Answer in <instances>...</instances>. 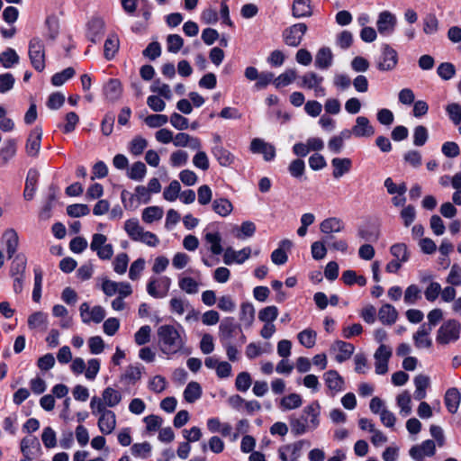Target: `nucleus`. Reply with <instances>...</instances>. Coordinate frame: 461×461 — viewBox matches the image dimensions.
<instances>
[{
  "mask_svg": "<svg viewBox=\"0 0 461 461\" xmlns=\"http://www.w3.org/2000/svg\"><path fill=\"white\" fill-rule=\"evenodd\" d=\"M321 406L318 402H313L306 406L298 418H291V430L295 436L303 435L308 430L315 429L320 423L319 416Z\"/></svg>",
  "mask_w": 461,
  "mask_h": 461,
  "instance_id": "obj_1",
  "label": "nucleus"
},
{
  "mask_svg": "<svg viewBox=\"0 0 461 461\" xmlns=\"http://www.w3.org/2000/svg\"><path fill=\"white\" fill-rule=\"evenodd\" d=\"M158 344L160 350L166 355L179 352L185 341L179 331L172 325H162L158 329Z\"/></svg>",
  "mask_w": 461,
  "mask_h": 461,
  "instance_id": "obj_2",
  "label": "nucleus"
},
{
  "mask_svg": "<svg viewBox=\"0 0 461 461\" xmlns=\"http://www.w3.org/2000/svg\"><path fill=\"white\" fill-rule=\"evenodd\" d=\"M90 408L94 415H98V428L103 434H111L116 427V415L108 409L104 408L97 396H94L90 402Z\"/></svg>",
  "mask_w": 461,
  "mask_h": 461,
  "instance_id": "obj_3",
  "label": "nucleus"
},
{
  "mask_svg": "<svg viewBox=\"0 0 461 461\" xmlns=\"http://www.w3.org/2000/svg\"><path fill=\"white\" fill-rule=\"evenodd\" d=\"M461 326L456 320L445 321L438 330L436 340L439 344H448L459 339Z\"/></svg>",
  "mask_w": 461,
  "mask_h": 461,
  "instance_id": "obj_4",
  "label": "nucleus"
},
{
  "mask_svg": "<svg viewBox=\"0 0 461 461\" xmlns=\"http://www.w3.org/2000/svg\"><path fill=\"white\" fill-rule=\"evenodd\" d=\"M29 58L35 70L41 72L45 68V48L42 41L39 38L30 41Z\"/></svg>",
  "mask_w": 461,
  "mask_h": 461,
  "instance_id": "obj_5",
  "label": "nucleus"
},
{
  "mask_svg": "<svg viewBox=\"0 0 461 461\" xmlns=\"http://www.w3.org/2000/svg\"><path fill=\"white\" fill-rule=\"evenodd\" d=\"M107 238L101 233H95L92 237L90 249L95 251L99 258L108 260L113 257V248L112 244H106Z\"/></svg>",
  "mask_w": 461,
  "mask_h": 461,
  "instance_id": "obj_6",
  "label": "nucleus"
},
{
  "mask_svg": "<svg viewBox=\"0 0 461 461\" xmlns=\"http://www.w3.org/2000/svg\"><path fill=\"white\" fill-rule=\"evenodd\" d=\"M306 32L307 25L305 23H295L283 32L284 41L288 46L297 47L301 44Z\"/></svg>",
  "mask_w": 461,
  "mask_h": 461,
  "instance_id": "obj_7",
  "label": "nucleus"
},
{
  "mask_svg": "<svg viewBox=\"0 0 461 461\" xmlns=\"http://www.w3.org/2000/svg\"><path fill=\"white\" fill-rule=\"evenodd\" d=\"M397 25V17L390 11H383L376 21L377 32L384 36L391 35Z\"/></svg>",
  "mask_w": 461,
  "mask_h": 461,
  "instance_id": "obj_8",
  "label": "nucleus"
},
{
  "mask_svg": "<svg viewBox=\"0 0 461 461\" xmlns=\"http://www.w3.org/2000/svg\"><path fill=\"white\" fill-rule=\"evenodd\" d=\"M170 284L171 280L167 276L150 278L147 285V292L154 298H163L167 294Z\"/></svg>",
  "mask_w": 461,
  "mask_h": 461,
  "instance_id": "obj_9",
  "label": "nucleus"
},
{
  "mask_svg": "<svg viewBox=\"0 0 461 461\" xmlns=\"http://www.w3.org/2000/svg\"><path fill=\"white\" fill-rule=\"evenodd\" d=\"M397 63V51L390 45L384 44L382 49L380 59L377 63V68L380 71H391L396 68Z\"/></svg>",
  "mask_w": 461,
  "mask_h": 461,
  "instance_id": "obj_10",
  "label": "nucleus"
},
{
  "mask_svg": "<svg viewBox=\"0 0 461 461\" xmlns=\"http://www.w3.org/2000/svg\"><path fill=\"white\" fill-rule=\"evenodd\" d=\"M392 348L384 344H381L374 354L375 373L384 375L388 371V362L392 357Z\"/></svg>",
  "mask_w": 461,
  "mask_h": 461,
  "instance_id": "obj_11",
  "label": "nucleus"
},
{
  "mask_svg": "<svg viewBox=\"0 0 461 461\" xmlns=\"http://www.w3.org/2000/svg\"><path fill=\"white\" fill-rule=\"evenodd\" d=\"M80 316L82 321L88 323L94 321L95 323L101 322L105 317V311L102 306H95L90 309L87 303H83L79 307Z\"/></svg>",
  "mask_w": 461,
  "mask_h": 461,
  "instance_id": "obj_12",
  "label": "nucleus"
},
{
  "mask_svg": "<svg viewBox=\"0 0 461 461\" xmlns=\"http://www.w3.org/2000/svg\"><path fill=\"white\" fill-rule=\"evenodd\" d=\"M249 148L251 152L262 154L266 161L273 160L276 157L275 146L261 139H253Z\"/></svg>",
  "mask_w": 461,
  "mask_h": 461,
  "instance_id": "obj_13",
  "label": "nucleus"
},
{
  "mask_svg": "<svg viewBox=\"0 0 461 461\" xmlns=\"http://www.w3.org/2000/svg\"><path fill=\"white\" fill-rule=\"evenodd\" d=\"M435 453L436 446L430 439L423 441L420 445L413 446L410 449V456L417 461H422L425 456H432Z\"/></svg>",
  "mask_w": 461,
  "mask_h": 461,
  "instance_id": "obj_14",
  "label": "nucleus"
},
{
  "mask_svg": "<svg viewBox=\"0 0 461 461\" xmlns=\"http://www.w3.org/2000/svg\"><path fill=\"white\" fill-rule=\"evenodd\" d=\"M329 393L331 396L336 395L344 390V379L335 370H329L323 375Z\"/></svg>",
  "mask_w": 461,
  "mask_h": 461,
  "instance_id": "obj_15",
  "label": "nucleus"
},
{
  "mask_svg": "<svg viewBox=\"0 0 461 461\" xmlns=\"http://www.w3.org/2000/svg\"><path fill=\"white\" fill-rule=\"evenodd\" d=\"M251 254V249L247 247L239 251L234 250L229 247L225 249L223 254V262L226 265H231L233 263L242 264L244 263Z\"/></svg>",
  "mask_w": 461,
  "mask_h": 461,
  "instance_id": "obj_16",
  "label": "nucleus"
},
{
  "mask_svg": "<svg viewBox=\"0 0 461 461\" xmlns=\"http://www.w3.org/2000/svg\"><path fill=\"white\" fill-rule=\"evenodd\" d=\"M103 93L108 102L118 101L122 95V86L119 79L111 78L103 86Z\"/></svg>",
  "mask_w": 461,
  "mask_h": 461,
  "instance_id": "obj_17",
  "label": "nucleus"
},
{
  "mask_svg": "<svg viewBox=\"0 0 461 461\" xmlns=\"http://www.w3.org/2000/svg\"><path fill=\"white\" fill-rule=\"evenodd\" d=\"M353 135L357 138H370L375 134V128L366 116H358L356 124L352 127Z\"/></svg>",
  "mask_w": 461,
  "mask_h": 461,
  "instance_id": "obj_18",
  "label": "nucleus"
},
{
  "mask_svg": "<svg viewBox=\"0 0 461 461\" xmlns=\"http://www.w3.org/2000/svg\"><path fill=\"white\" fill-rule=\"evenodd\" d=\"M240 331V328L235 323L233 318H225L219 326V334L223 343L230 342L236 331Z\"/></svg>",
  "mask_w": 461,
  "mask_h": 461,
  "instance_id": "obj_19",
  "label": "nucleus"
},
{
  "mask_svg": "<svg viewBox=\"0 0 461 461\" xmlns=\"http://www.w3.org/2000/svg\"><path fill=\"white\" fill-rule=\"evenodd\" d=\"M98 398L104 408L108 409L117 406L122 402V396L120 391L109 386L103 391L102 396Z\"/></svg>",
  "mask_w": 461,
  "mask_h": 461,
  "instance_id": "obj_20",
  "label": "nucleus"
},
{
  "mask_svg": "<svg viewBox=\"0 0 461 461\" xmlns=\"http://www.w3.org/2000/svg\"><path fill=\"white\" fill-rule=\"evenodd\" d=\"M42 137V131L41 128H34L26 141V153L30 157H36L41 149V141Z\"/></svg>",
  "mask_w": 461,
  "mask_h": 461,
  "instance_id": "obj_21",
  "label": "nucleus"
},
{
  "mask_svg": "<svg viewBox=\"0 0 461 461\" xmlns=\"http://www.w3.org/2000/svg\"><path fill=\"white\" fill-rule=\"evenodd\" d=\"M431 332V327L427 326L426 323L422 324L416 333L413 334V340L416 348H429L432 345V340L429 338Z\"/></svg>",
  "mask_w": 461,
  "mask_h": 461,
  "instance_id": "obj_22",
  "label": "nucleus"
},
{
  "mask_svg": "<svg viewBox=\"0 0 461 461\" xmlns=\"http://www.w3.org/2000/svg\"><path fill=\"white\" fill-rule=\"evenodd\" d=\"M212 154L221 167H230L235 161V156L222 145H214L212 148Z\"/></svg>",
  "mask_w": 461,
  "mask_h": 461,
  "instance_id": "obj_23",
  "label": "nucleus"
},
{
  "mask_svg": "<svg viewBox=\"0 0 461 461\" xmlns=\"http://www.w3.org/2000/svg\"><path fill=\"white\" fill-rule=\"evenodd\" d=\"M331 166L333 167L332 176L335 179H339L351 170L352 161L348 158H334L331 160Z\"/></svg>",
  "mask_w": 461,
  "mask_h": 461,
  "instance_id": "obj_24",
  "label": "nucleus"
},
{
  "mask_svg": "<svg viewBox=\"0 0 461 461\" xmlns=\"http://www.w3.org/2000/svg\"><path fill=\"white\" fill-rule=\"evenodd\" d=\"M2 240L5 244L8 258H14L19 245V237L16 230L12 228L7 229L4 232Z\"/></svg>",
  "mask_w": 461,
  "mask_h": 461,
  "instance_id": "obj_25",
  "label": "nucleus"
},
{
  "mask_svg": "<svg viewBox=\"0 0 461 461\" xmlns=\"http://www.w3.org/2000/svg\"><path fill=\"white\" fill-rule=\"evenodd\" d=\"M333 62V54L330 48L322 47L321 48L316 55L314 65L319 69H328Z\"/></svg>",
  "mask_w": 461,
  "mask_h": 461,
  "instance_id": "obj_26",
  "label": "nucleus"
},
{
  "mask_svg": "<svg viewBox=\"0 0 461 461\" xmlns=\"http://www.w3.org/2000/svg\"><path fill=\"white\" fill-rule=\"evenodd\" d=\"M292 13L295 18L310 17L312 14L311 0H294Z\"/></svg>",
  "mask_w": 461,
  "mask_h": 461,
  "instance_id": "obj_27",
  "label": "nucleus"
},
{
  "mask_svg": "<svg viewBox=\"0 0 461 461\" xmlns=\"http://www.w3.org/2000/svg\"><path fill=\"white\" fill-rule=\"evenodd\" d=\"M332 349L339 351V354L336 356V360L339 363H342L352 356L355 348L350 343L342 340H337L332 345Z\"/></svg>",
  "mask_w": 461,
  "mask_h": 461,
  "instance_id": "obj_28",
  "label": "nucleus"
},
{
  "mask_svg": "<svg viewBox=\"0 0 461 461\" xmlns=\"http://www.w3.org/2000/svg\"><path fill=\"white\" fill-rule=\"evenodd\" d=\"M461 401V393L458 389L452 387L446 392L445 404L451 413H456L458 410Z\"/></svg>",
  "mask_w": 461,
  "mask_h": 461,
  "instance_id": "obj_29",
  "label": "nucleus"
},
{
  "mask_svg": "<svg viewBox=\"0 0 461 461\" xmlns=\"http://www.w3.org/2000/svg\"><path fill=\"white\" fill-rule=\"evenodd\" d=\"M344 229L343 222L335 217L323 220L320 224V230L322 233L330 235L331 233H339Z\"/></svg>",
  "mask_w": 461,
  "mask_h": 461,
  "instance_id": "obj_30",
  "label": "nucleus"
},
{
  "mask_svg": "<svg viewBox=\"0 0 461 461\" xmlns=\"http://www.w3.org/2000/svg\"><path fill=\"white\" fill-rule=\"evenodd\" d=\"M398 317V312L396 309L389 304H384L378 312V318L380 321L384 324L392 325L393 324Z\"/></svg>",
  "mask_w": 461,
  "mask_h": 461,
  "instance_id": "obj_31",
  "label": "nucleus"
},
{
  "mask_svg": "<svg viewBox=\"0 0 461 461\" xmlns=\"http://www.w3.org/2000/svg\"><path fill=\"white\" fill-rule=\"evenodd\" d=\"M415 393L414 397L417 400H422L426 397V390L429 385V377L425 375H418L414 377Z\"/></svg>",
  "mask_w": 461,
  "mask_h": 461,
  "instance_id": "obj_32",
  "label": "nucleus"
},
{
  "mask_svg": "<svg viewBox=\"0 0 461 461\" xmlns=\"http://www.w3.org/2000/svg\"><path fill=\"white\" fill-rule=\"evenodd\" d=\"M323 77L316 74L315 72L310 71L301 77L300 86L307 89H314L318 85H321Z\"/></svg>",
  "mask_w": 461,
  "mask_h": 461,
  "instance_id": "obj_33",
  "label": "nucleus"
},
{
  "mask_svg": "<svg viewBox=\"0 0 461 461\" xmlns=\"http://www.w3.org/2000/svg\"><path fill=\"white\" fill-rule=\"evenodd\" d=\"M124 230L128 236L134 241H137L144 229L140 225L137 219H130L124 223Z\"/></svg>",
  "mask_w": 461,
  "mask_h": 461,
  "instance_id": "obj_34",
  "label": "nucleus"
},
{
  "mask_svg": "<svg viewBox=\"0 0 461 461\" xmlns=\"http://www.w3.org/2000/svg\"><path fill=\"white\" fill-rule=\"evenodd\" d=\"M400 413L408 416L411 413V398L408 391H404L396 397Z\"/></svg>",
  "mask_w": 461,
  "mask_h": 461,
  "instance_id": "obj_35",
  "label": "nucleus"
},
{
  "mask_svg": "<svg viewBox=\"0 0 461 461\" xmlns=\"http://www.w3.org/2000/svg\"><path fill=\"white\" fill-rule=\"evenodd\" d=\"M202 395V388L197 382H190L184 391V398L187 402H194Z\"/></svg>",
  "mask_w": 461,
  "mask_h": 461,
  "instance_id": "obj_36",
  "label": "nucleus"
},
{
  "mask_svg": "<svg viewBox=\"0 0 461 461\" xmlns=\"http://www.w3.org/2000/svg\"><path fill=\"white\" fill-rule=\"evenodd\" d=\"M204 240L210 245V250L212 254L220 255L222 252L221 237L219 232H207L204 235Z\"/></svg>",
  "mask_w": 461,
  "mask_h": 461,
  "instance_id": "obj_37",
  "label": "nucleus"
},
{
  "mask_svg": "<svg viewBox=\"0 0 461 461\" xmlns=\"http://www.w3.org/2000/svg\"><path fill=\"white\" fill-rule=\"evenodd\" d=\"M212 209L220 216L226 217L231 212L233 207L228 199L218 198L212 202Z\"/></svg>",
  "mask_w": 461,
  "mask_h": 461,
  "instance_id": "obj_38",
  "label": "nucleus"
},
{
  "mask_svg": "<svg viewBox=\"0 0 461 461\" xmlns=\"http://www.w3.org/2000/svg\"><path fill=\"white\" fill-rule=\"evenodd\" d=\"M297 338L301 345L312 348L316 344L317 333L312 329H306L299 332Z\"/></svg>",
  "mask_w": 461,
  "mask_h": 461,
  "instance_id": "obj_39",
  "label": "nucleus"
},
{
  "mask_svg": "<svg viewBox=\"0 0 461 461\" xmlns=\"http://www.w3.org/2000/svg\"><path fill=\"white\" fill-rule=\"evenodd\" d=\"M19 59L20 58L18 54L12 48L6 49L0 54V63L5 68H10L14 65L17 64L19 62Z\"/></svg>",
  "mask_w": 461,
  "mask_h": 461,
  "instance_id": "obj_40",
  "label": "nucleus"
},
{
  "mask_svg": "<svg viewBox=\"0 0 461 461\" xmlns=\"http://www.w3.org/2000/svg\"><path fill=\"white\" fill-rule=\"evenodd\" d=\"M26 269V258L23 254H17L14 257V260L11 266V276H24Z\"/></svg>",
  "mask_w": 461,
  "mask_h": 461,
  "instance_id": "obj_41",
  "label": "nucleus"
},
{
  "mask_svg": "<svg viewBox=\"0 0 461 461\" xmlns=\"http://www.w3.org/2000/svg\"><path fill=\"white\" fill-rule=\"evenodd\" d=\"M90 40L96 42L104 32V23L102 19L95 18L89 23Z\"/></svg>",
  "mask_w": 461,
  "mask_h": 461,
  "instance_id": "obj_42",
  "label": "nucleus"
},
{
  "mask_svg": "<svg viewBox=\"0 0 461 461\" xmlns=\"http://www.w3.org/2000/svg\"><path fill=\"white\" fill-rule=\"evenodd\" d=\"M164 211L159 206H149L143 210L142 220L147 223H152L163 217Z\"/></svg>",
  "mask_w": 461,
  "mask_h": 461,
  "instance_id": "obj_43",
  "label": "nucleus"
},
{
  "mask_svg": "<svg viewBox=\"0 0 461 461\" xmlns=\"http://www.w3.org/2000/svg\"><path fill=\"white\" fill-rule=\"evenodd\" d=\"M439 28V21L433 14L426 15L423 19L422 31L426 35H433L438 32Z\"/></svg>",
  "mask_w": 461,
  "mask_h": 461,
  "instance_id": "obj_44",
  "label": "nucleus"
},
{
  "mask_svg": "<svg viewBox=\"0 0 461 461\" xmlns=\"http://www.w3.org/2000/svg\"><path fill=\"white\" fill-rule=\"evenodd\" d=\"M141 368L136 366H129L124 374L122 375L121 380L125 381L129 384H134L141 378Z\"/></svg>",
  "mask_w": 461,
  "mask_h": 461,
  "instance_id": "obj_45",
  "label": "nucleus"
},
{
  "mask_svg": "<svg viewBox=\"0 0 461 461\" xmlns=\"http://www.w3.org/2000/svg\"><path fill=\"white\" fill-rule=\"evenodd\" d=\"M303 403V400L298 393H290L284 398H282L280 402V406L284 410H293L299 408Z\"/></svg>",
  "mask_w": 461,
  "mask_h": 461,
  "instance_id": "obj_46",
  "label": "nucleus"
},
{
  "mask_svg": "<svg viewBox=\"0 0 461 461\" xmlns=\"http://www.w3.org/2000/svg\"><path fill=\"white\" fill-rule=\"evenodd\" d=\"M119 49V40L115 35L109 36L104 46V54L107 59H112Z\"/></svg>",
  "mask_w": 461,
  "mask_h": 461,
  "instance_id": "obj_47",
  "label": "nucleus"
},
{
  "mask_svg": "<svg viewBox=\"0 0 461 461\" xmlns=\"http://www.w3.org/2000/svg\"><path fill=\"white\" fill-rule=\"evenodd\" d=\"M330 238L326 237L323 239V240L320 241H314L312 244L311 250H312V256L316 260H321L325 258L327 254V249L325 247V244L329 243Z\"/></svg>",
  "mask_w": 461,
  "mask_h": 461,
  "instance_id": "obj_48",
  "label": "nucleus"
},
{
  "mask_svg": "<svg viewBox=\"0 0 461 461\" xmlns=\"http://www.w3.org/2000/svg\"><path fill=\"white\" fill-rule=\"evenodd\" d=\"M342 280L348 285L357 284L359 286H365L366 285V278L363 276H357L353 270L343 272Z\"/></svg>",
  "mask_w": 461,
  "mask_h": 461,
  "instance_id": "obj_49",
  "label": "nucleus"
},
{
  "mask_svg": "<svg viewBox=\"0 0 461 461\" xmlns=\"http://www.w3.org/2000/svg\"><path fill=\"white\" fill-rule=\"evenodd\" d=\"M179 288L189 294H195L198 293L199 284L192 277H181L178 281Z\"/></svg>",
  "mask_w": 461,
  "mask_h": 461,
  "instance_id": "obj_50",
  "label": "nucleus"
},
{
  "mask_svg": "<svg viewBox=\"0 0 461 461\" xmlns=\"http://www.w3.org/2000/svg\"><path fill=\"white\" fill-rule=\"evenodd\" d=\"M255 320V308L249 303H244L240 306V321L246 325L251 326Z\"/></svg>",
  "mask_w": 461,
  "mask_h": 461,
  "instance_id": "obj_51",
  "label": "nucleus"
},
{
  "mask_svg": "<svg viewBox=\"0 0 461 461\" xmlns=\"http://www.w3.org/2000/svg\"><path fill=\"white\" fill-rule=\"evenodd\" d=\"M75 74L76 71L73 68H67L63 71L54 74L51 77V83L55 86H60L66 81L72 78L75 76Z\"/></svg>",
  "mask_w": 461,
  "mask_h": 461,
  "instance_id": "obj_52",
  "label": "nucleus"
},
{
  "mask_svg": "<svg viewBox=\"0 0 461 461\" xmlns=\"http://www.w3.org/2000/svg\"><path fill=\"white\" fill-rule=\"evenodd\" d=\"M390 252L393 257L402 263L409 259V252L407 246L404 243H396L390 248Z\"/></svg>",
  "mask_w": 461,
  "mask_h": 461,
  "instance_id": "obj_53",
  "label": "nucleus"
},
{
  "mask_svg": "<svg viewBox=\"0 0 461 461\" xmlns=\"http://www.w3.org/2000/svg\"><path fill=\"white\" fill-rule=\"evenodd\" d=\"M296 77L297 75L294 69H287L284 73L279 75L276 78H275L274 85L277 88L288 86L295 80Z\"/></svg>",
  "mask_w": 461,
  "mask_h": 461,
  "instance_id": "obj_54",
  "label": "nucleus"
},
{
  "mask_svg": "<svg viewBox=\"0 0 461 461\" xmlns=\"http://www.w3.org/2000/svg\"><path fill=\"white\" fill-rule=\"evenodd\" d=\"M181 185L177 180L170 182L169 185L165 188L163 197L168 202H174L180 195Z\"/></svg>",
  "mask_w": 461,
  "mask_h": 461,
  "instance_id": "obj_55",
  "label": "nucleus"
},
{
  "mask_svg": "<svg viewBox=\"0 0 461 461\" xmlns=\"http://www.w3.org/2000/svg\"><path fill=\"white\" fill-rule=\"evenodd\" d=\"M278 316V309L276 306H267L259 311L258 319L265 323H273Z\"/></svg>",
  "mask_w": 461,
  "mask_h": 461,
  "instance_id": "obj_56",
  "label": "nucleus"
},
{
  "mask_svg": "<svg viewBox=\"0 0 461 461\" xmlns=\"http://www.w3.org/2000/svg\"><path fill=\"white\" fill-rule=\"evenodd\" d=\"M151 449V445L149 442L136 443L131 447V454L141 458H148Z\"/></svg>",
  "mask_w": 461,
  "mask_h": 461,
  "instance_id": "obj_57",
  "label": "nucleus"
},
{
  "mask_svg": "<svg viewBox=\"0 0 461 461\" xmlns=\"http://www.w3.org/2000/svg\"><path fill=\"white\" fill-rule=\"evenodd\" d=\"M148 146V141L140 137L137 136L129 144V149L134 156L140 155Z\"/></svg>",
  "mask_w": 461,
  "mask_h": 461,
  "instance_id": "obj_58",
  "label": "nucleus"
},
{
  "mask_svg": "<svg viewBox=\"0 0 461 461\" xmlns=\"http://www.w3.org/2000/svg\"><path fill=\"white\" fill-rule=\"evenodd\" d=\"M184 45L183 38L178 34H169L167 38V48L171 53H177Z\"/></svg>",
  "mask_w": 461,
  "mask_h": 461,
  "instance_id": "obj_59",
  "label": "nucleus"
},
{
  "mask_svg": "<svg viewBox=\"0 0 461 461\" xmlns=\"http://www.w3.org/2000/svg\"><path fill=\"white\" fill-rule=\"evenodd\" d=\"M47 324V315L41 312H36L29 316L28 325L31 329H38Z\"/></svg>",
  "mask_w": 461,
  "mask_h": 461,
  "instance_id": "obj_60",
  "label": "nucleus"
},
{
  "mask_svg": "<svg viewBox=\"0 0 461 461\" xmlns=\"http://www.w3.org/2000/svg\"><path fill=\"white\" fill-rule=\"evenodd\" d=\"M147 172L146 166L143 162L138 161L132 164L128 176L133 180H141Z\"/></svg>",
  "mask_w": 461,
  "mask_h": 461,
  "instance_id": "obj_61",
  "label": "nucleus"
},
{
  "mask_svg": "<svg viewBox=\"0 0 461 461\" xmlns=\"http://www.w3.org/2000/svg\"><path fill=\"white\" fill-rule=\"evenodd\" d=\"M169 304L171 311L179 315L184 314V312L190 308L189 302L182 298H172L169 302Z\"/></svg>",
  "mask_w": 461,
  "mask_h": 461,
  "instance_id": "obj_62",
  "label": "nucleus"
},
{
  "mask_svg": "<svg viewBox=\"0 0 461 461\" xmlns=\"http://www.w3.org/2000/svg\"><path fill=\"white\" fill-rule=\"evenodd\" d=\"M420 297V289L416 285H411L406 288L404 293L405 303L414 304Z\"/></svg>",
  "mask_w": 461,
  "mask_h": 461,
  "instance_id": "obj_63",
  "label": "nucleus"
},
{
  "mask_svg": "<svg viewBox=\"0 0 461 461\" xmlns=\"http://www.w3.org/2000/svg\"><path fill=\"white\" fill-rule=\"evenodd\" d=\"M447 113L449 116V119L453 122L454 124L458 125L461 122V106L456 103H452L447 104Z\"/></svg>",
  "mask_w": 461,
  "mask_h": 461,
  "instance_id": "obj_64",
  "label": "nucleus"
}]
</instances>
